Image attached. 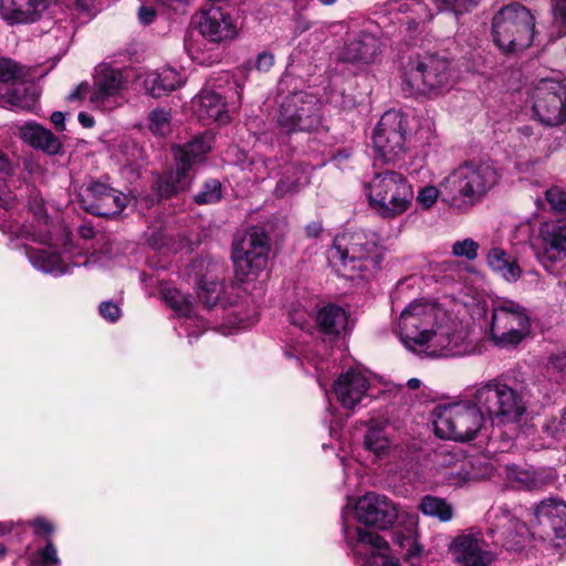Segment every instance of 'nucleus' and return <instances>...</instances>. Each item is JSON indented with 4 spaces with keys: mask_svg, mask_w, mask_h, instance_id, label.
<instances>
[{
    "mask_svg": "<svg viewBox=\"0 0 566 566\" xmlns=\"http://www.w3.org/2000/svg\"><path fill=\"white\" fill-rule=\"evenodd\" d=\"M12 528H13L12 522H3V523L0 522V536L9 534L12 531Z\"/></svg>",
    "mask_w": 566,
    "mask_h": 566,
    "instance_id": "obj_63",
    "label": "nucleus"
},
{
    "mask_svg": "<svg viewBox=\"0 0 566 566\" xmlns=\"http://www.w3.org/2000/svg\"><path fill=\"white\" fill-rule=\"evenodd\" d=\"M138 17L142 23L149 24L156 18V11L151 7L142 6L138 11Z\"/></svg>",
    "mask_w": 566,
    "mask_h": 566,
    "instance_id": "obj_55",
    "label": "nucleus"
},
{
    "mask_svg": "<svg viewBox=\"0 0 566 566\" xmlns=\"http://www.w3.org/2000/svg\"><path fill=\"white\" fill-rule=\"evenodd\" d=\"M192 108L198 118L205 123L219 122L227 123L229 114L226 102L220 93L203 88L192 101Z\"/></svg>",
    "mask_w": 566,
    "mask_h": 566,
    "instance_id": "obj_29",
    "label": "nucleus"
},
{
    "mask_svg": "<svg viewBox=\"0 0 566 566\" xmlns=\"http://www.w3.org/2000/svg\"><path fill=\"white\" fill-rule=\"evenodd\" d=\"M538 524L549 527L556 537L566 538V502L549 497L539 502L534 509Z\"/></svg>",
    "mask_w": 566,
    "mask_h": 566,
    "instance_id": "obj_28",
    "label": "nucleus"
},
{
    "mask_svg": "<svg viewBox=\"0 0 566 566\" xmlns=\"http://www.w3.org/2000/svg\"><path fill=\"white\" fill-rule=\"evenodd\" d=\"M187 50H188V53H189V56L191 57V60L198 62L199 64L206 63V59H203L199 55V51L196 48L187 46Z\"/></svg>",
    "mask_w": 566,
    "mask_h": 566,
    "instance_id": "obj_60",
    "label": "nucleus"
},
{
    "mask_svg": "<svg viewBox=\"0 0 566 566\" xmlns=\"http://www.w3.org/2000/svg\"><path fill=\"white\" fill-rule=\"evenodd\" d=\"M483 419L474 400L439 406L434 410V432L442 439L469 441L481 430Z\"/></svg>",
    "mask_w": 566,
    "mask_h": 566,
    "instance_id": "obj_10",
    "label": "nucleus"
},
{
    "mask_svg": "<svg viewBox=\"0 0 566 566\" xmlns=\"http://www.w3.org/2000/svg\"><path fill=\"white\" fill-rule=\"evenodd\" d=\"M328 102L331 104H334L336 106H340V107H346V102L343 101V95L342 94H333L328 97Z\"/></svg>",
    "mask_w": 566,
    "mask_h": 566,
    "instance_id": "obj_61",
    "label": "nucleus"
},
{
    "mask_svg": "<svg viewBox=\"0 0 566 566\" xmlns=\"http://www.w3.org/2000/svg\"><path fill=\"white\" fill-rule=\"evenodd\" d=\"M401 77L417 93H431L449 85L450 63L436 54L409 56L401 67Z\"/></svg>",
    "mask_w": 566,
    "mask_h": 566,
    "instance_id": "obj_12",
    "label": "nucleus"
},
{
    "mask_svg": "<svg viewBox=\"0 0 566 566\" xmlns=\"http://www.w3.org/2000/svg\"><path fill=\"white\" fill-rule=\"evenodd\" d=\"M148 128L155 136H166L171 132V115L165 108H156L148 115Z\"/></svg>",
    "mask_w": 566,
    "mask_h": 566,
    "instance_id": "obj_40",
    "label": "nucleus"
},
{
    "mask_svg": "<svg viewBox=\"0 0 566 566\" xmlns=\"http://www.w3.org/2000/svg\"><path fill=\"white\" fill-rule=\"evenodd\" d=\"M507 479L514 488L528 491L541 490L547 484V480L542 473L524 470L516 465L507 468Z\"/></svg>",
    "mask_w": 566,
    "mask_h": 566,
    "instance_id": "obj_37",
    "label": "nucleus"
},
{
    "mask_svg": "<svg viewBox=\"0 0 566 566\" xmlns=\"http://www.w3.org/2000/svg\"><path fill=\"white\" fill-rule=\"evenodd\" d=\"M316 322L323 333L334 335L345 332L349 324L347 312L334 304L322 307L317 313Z\"/></svg>",
    "mask_w": 566,
    "mask_h": 566,
    "instance_id": "obj_34",
    "label": "nucleus"
},
{
    "mask_svg": "<svg viewBox=\"0 0 566 566\" xmlns=\"http://www.w3.org/2000/svg\"><path fill=\"white\" fill-rule=\"evenodd\" d=\"M418 509L423 515L437 518L442 523L450 522L454 514L452 504L436 495H424L420 500Z\"/></svg>",
    "mask_w": 566,
    "mask_h": 566,
    "instance_id": "obj_36",
    "label": "nucleus"
},
{
    "mask_svg": "<svg viewBox=\"0 0 566 566\" xmlns=\"http://www.w3.org/2000/svg\"><path fill=\"white\" fill-rule=\"evenodd\" d=\"M333 392L339 405L352 413L375 397L370 375L359 367L340 373L334 380Z\"/></svg>",
    "mask_w": 566,
    "mask_h": 566,
    "instance_id": "obj_20",
    "label": "nucleus"
},
{
    "mask_svg": "<svg viewBox=\"0 0 566 566\" xmlns=\"http://www.w3.org/2000/svg\"><path fill=\"white\" fill-rule=\"evenodd\" d=\"M198 30L203 38L214 43L231 41L238 35V28L232 17L216 7L200 14Z\"/></svg>",
    "mask_w": 566,
    "mask_h": 566,
    "instance_id": "obj_25",
    "label": "nucleus"
},
{
    "mask_svg": "<svg viewBox=\"0 0 566 566\" xmlns=\"http://www.w3.org/2000/svg\"><path fill=\"white\" fill-rule=\"evenodd\" d=\"M277 122L287 134L318 129L323 123L321 103L313 94L293 93L282 103Z\"/></svg>",
    "mask_w": 566,
    "mask_h": 566,
    "instance_id": "obj_16",
    "label": "nucleus"
},
{
    "mask_svg": "<svg viewBox=\"0 0 566 566\" xmlns=\"http://www.w3.org/2000/svg\"><path fill=\"white\" fill-rule=\"evenodd\" d=\"M292 170V175H293V180L292 181H289L287 178L286 179H281L277 185H276V188H275V192L277 196H286L293 191H295L300 184H301V177H296V175H298V171L294 168H291ZM290 171V169L287 170V172Z\"/></svg>",
    "mask_w": 566,
    "mask_h": 566,
    "instance_id": "obj_49",
    "label": "nucleus"
},
{
    "mask_svg": "<svg viewBox=\"0 0 566 566\" xmlns=\"http://www.w3.org/2000/svg\"><path fill=\"white\" fill-rule=\"evenodd\" d=\"M471 479L470 463L467 459L457 462L454 467L449 468L444 475L439 478L437 482L449 485L459 486Z\"/></svg>",
    "mask_w": 566,
    "mask_h": 566,
    "instance_id": "obj_41",
    "label": "nucleus"
},
{
    "mask_svg": "<svg viewBox=\"0 0 566 566\" xmlns=\"http://www.w3.org/2000/svg\"><path fill=\"white\" fill-rule=\"evenodd\" d=\"M440 192L442 193L441 187L426 185L419 188L416 201L422 209H429L437 202Z\"/></svg>",
    "mask_w": 566,
    "mask_h": 566,
    "instance_id": "obj_46",
    "label": "nucleus"
},
{
    "mask_svg": "<svg viewBox=\"0 0 566 566\" xmlns=\"http://www.w3.org/2000/svg\"><path fill=\"white\" fill-rule=\"evenodd\" d=\"M489 269L507 283L520 280L522 269L517 260L500 247H492L485 255Z\"/></svg>",
    "mask_w": 566,
    "mask_h": 566,
    "instance_id": "obj_32",
    "label": "nucleus"
},
{
    "mask_svg": "<svg viewBox=\"0 0 566 566\" xmlns=\"http://www.w3.org/2000/svg\"><path fill=\"white\" fill-rule=\"evenodd\" d=\"M408 122L399 111H388L379 119L373 134L375 151L386 163L402 158L408 149Z\"/></svg>",
    "mask_w": 566,
    "mask_h": 566,
    "instance_id": "obj_17",
    "label": "nucleus"
},
{
    "mask_svg": "<svg viewBox=\"0 0 566 566\" xmlns=\"http://www.w3.org/2000/svg\"><path fill=\"white\" fill-rule=\"evenodd\" d=\"M99 313L105 319L116 322L120 316V308L113 302H103L99 305Z\"/></svg>",
    "mask_w": 566,
    "mask_h": 566,
    "instance_id": "obj_51",
    "label": "nucleus"
},
{
    "mask_svg": "<svg viewBox=\"0 0 566 566\" xmlns=\"http://www.w3.org/2000/svg\"><path fill=\"white\" fill-rule=\"evenodd\" d=\"M534 17L524 6L503 7L493 18L495 44L504 52H515L531 45L534 38Z\"/></svg>",
    "mask_w": 566,
    "mask_h": 566,
    "instance_id": "obj_7",
    "label": "nucleus"
},
{
    "mask_svg": "<svg viewBox=\"0 0 566 566\" xmlns=\"http://www.w3.org/2000/svg\"><path fill=\"white\" fill-rule=\"evenodd\" d=\"M344 538L359 566H400L388 542L378 533L352 526L344 514Z\"/></svg>",
    "mask_w": 566,
    "mask_h": 566,
    "instance_id": "obj_13",
    "label": "nucleus"
},
{
    "mask_svg": "<svg viewBox=\"0 0 566 566\" xmlns=\"http://www.w3.org/2000/svg\"><path fill=\"white\" fill-rule=\"evenodd\" d=\"M530 98L534 115L542 124L557 126L566 122V94L558 81L539 80L533 86Z\"/></svg>",
    "mask_w": 566,
    "mask_h": 566,
    "instance_id": "obj_18",
    "label": "nucleus"
},
{
    "mask_svg": "<svg viewBox=\"0 0 566 566\" xmlns=\"http://www.w3.org/2000/svg\"><path fill=\"white\" fill-rule=\"evenodd\" d=\"M531 331L526 308L509 298H497L492 304L490 337L500 347L518 345Z\"/></svg>",
    "mask_w": 566,
    "mask_h": 566,
    "instance_id": "obj_11",
    "label": "nucleus"
},
{
    "mask_svg": "<svg viewBox=\"0 0 566 566\" xmlns=\"http://www.w3.org/2000/svg\"><path fill=\"white\" fill-rule=\"evenodd\" d=\"M479 2L480 0H395L389 3V12L401 15L397 18L398 21L406 24L407 30L416 31L440 11L450 10L460 14Z\"/></svg>",
    "mask_w": 566,
    "mask_h": 566,
    "instance_id": "obj_15",
    "label": "nucleus"
},
{
    "mask_svg": "<svg viewBox=\"0 0 566 566\" xmlns=\"http://www.w3.org/2000/svg\"><path fill=\"white\" fill-rule=\"evenodd\" d=\"M226 284L222 280L212 276H206L198 286V297L207 308H213L218 305L226 307L229 304L224 296Z\"/></svg>",
    "mask_w": 566,
    "mask_h": 566,
    "instance_id": "obj_35",
    "label": "nucleus"
},
{
    "mask_svg": "<svg viewBox=\"0 0 566 566\" xmlns=\"http://www.w3.org/2000/svg\"><path fill=\"white\" fill-rule=\"evenodd\" d=\"M308 317L310 315L304 311H294L290 314L291 323L298 326L301 329L308 327Z\"/></svg>",
    "mask_w": 566,
    "mask_h": 566,
    "instance_id": "obj_54",
    "label": "nucleus"
},
{
    "mask_svg": "<svg viewBox=\"0 0 566 566\" xmlns=\"http://www.w3.org/2000/svg\"><path fill=\"white\" fill-rule=\"evenodd\" d=\"M145 91L153 97H161L184 83L182 76L172 67H163L140 75Z\"/></svg>",
    "mask_w": 566,
    "mask_h": 566,
    "instance_id": "obj_30",
    "label": "nucleus"
},
{
    "mask_svg": "<svg viewBox=\"0 0 566 566\" xmlns=\"http://www.w3.org/2000/svg\"><path fill=\"white\" fill-rule=\"evenodd\" d=\"M345 513L352 526H356L352 520L353 514L357 522L380 530L391 526L398 517L396 504L387 496L375 492H367L360 496L353 507L347 505L342 513L343 521Z\"/></svg>",
    "mask_w": 566,
    "mask_h": 566,
    "instance_id": "obj_19",
    "label": "nucleus"
},
{
    "mask_svg": "<svg viewBox=\"0 0 566 566\" xmlns=\"http://www.w3.org/2000/svg\"><path fill=\"white\" fill-rule=\"evenodd\" d=\"M158 3L178 13H185L192 0H156Z\"/></svg>",
    "mask_w": 566,
    "mask_h": 566,
    "instance_id": "obj_53",
    "label": "nucleus"
},
{
    "mask_svg": "<svg viewBox=\"0 0 566 566\" xmlns=\"http://www.w3.org/2000/svg\"><path fill=\"white\" fill-rule=\"evenodd\" d=\"M51 122L57 132L65 130V115L62 112H53L51 115Z\"/></svg>",
    "mask_w": 566,
    "mask_h": 566,
    "instance_id": "obj_57",
    "label": "nucleus"
},
{
    "mask_svg": "<svg viewBox=\"0 0 566 566\" xmlns=\"http://www.w3.org/2000/svg\"><path fill=\"white\" fill-rule=\"evenodd\" d=\"M385 248L375 233L344 232L336 235L327 251V260L335 272L348 280H369L380 269Z\"/></svg>",
    "mask_w": 566,
    "mask_h": 566,
    "instance_id": "obj_3",
    "label": "nucleus"
},
{
    "mask_svg": "<svg viewBox=\"0 0 566 566\" xmlns=\"http://www.w3.org/2000/svg\"><path fill=\"white\" fill-rule=\"evenodd\" d=\"M380 53V41L373 34L360 32L348 39L339 52V59L349 63L369 64Z\"/></svg>",
    "mask_w": 566,
    "mask_h": 566,
    "instance_id": "obj_27",
    "label": "nucleus"
},
{
    "mask_svg": "<svg viewBox=\"0 0 566 566\" xmlns=\"http://www.w3.org/2000/svg\"><path fill=\"white\" fill-rule=\"evenodd\" d=\"M535 254L546 269L566 259V219L542 223Z\"/></svg>",
    "mask_w": 566,
    "mask_h": 566,
    "instance_id": "obj_22",
    "label": "nucleus"
},
{
    "mask_svg": "<svg viewBox=\"0 0 566 566\" xmlns=\"http://www.w3.org/2000/svg\"><path fill=\"white\" fill-rule=\"evenodd\" d=\"M514 530L515 533L513 534L511 531H503L502 534L505 535V542L503 545L507 549H520L523 546L524 543V533L526 531V527L524 524H521L518 522L514 523Z\"/></svg>",
    "mask_w": 566,
    "mask_h": 566,
    "instance_id": "obj_47",
    "label": "nucleus"
},
{
    "mask_svg": "<svg viewBox=\"0 0 566 566\" xmlns=\"http://www.w3.org/2000/svg\"><path fill=\"white\" fill-rule=\"evenodd\" d=\"M554 13L564 25H566V0H555Z\"/></svg>",
    "mask_w": 566,
    "mask_h": 566,
    "instance_id": "obj_56",
    "label": "nucleus"
},
{
    "mask_svg": "<svg viewBox=\"0 0 566 566\" xmlns=\"http://www.w3.org/2000/svg\"><path fill=\"white\" fill-rule=\"evenodd\" d=\"M480 244L472 238L457 240L451 247L452 254L457 258H463L468 261H473L479 255Z\"/></svg>",
    "mask_w": 566,
    "mask_h": 566,
    "instance_id": "obj_44",
    "label": "nucleus"
},
{
    "mask_svg": "<svg viewBox=\"0 0 566 566\" xmlns=\"http://www.w3.org/2000/svg\"><path fill=\"white\" fill-rule=\"evenodd\" d=\"M274 65V55L268 51L258 54L255 60V69L260 72H269Z\"/></svg>",
    "mask_w": 566,
    "mask_h": 566,
    "instance_id": "obj_52",
    "label": "nucleus"
},
{
    "mask_svg": "<svg viewBox=\"0 0 566 566\" xmlns=\"http://www.w3.org/2000/svg\"><path fill=\"white\" fill-rule=\"evenodd\" d=\"M75 1H76V6L81 10H84V11L88 10L94 2V0H75Z\"/></svg>",
    "mask_w": 566,
    "mask_h": 566,
    "instance_id": "obj_64",
    "label": "nucleus"
},
{
    "mask_svg": "<svg viewBox=\"0 0 566 566\" xmlns=\"http://www.w3.org/2000/svg\"><path fill=\"white\" fill-rule=\"evenodd\" d=\"M28 212L30 219L23 224L17 226L12 232L18 238H25L43 245L38 249H25V254L34 269L60 276L69 273L74 266H88L99 262L96 253L82 261V252H75L72 244L66 241L61 248L59 247V240L53 239L43 199L34 188L29 189Z\"/></svg>",
    "mask_w": 566,
    "mask_h": 566,
    "instance_id": "obj_2",
    "label": "nucleus"
},
{
    "mask_svg": "<svg viewBox=\"0 0 566 566\" xmlns=\"http://www.w3.org/2000/svg\"><path fill=\"white\" fill-rule=\"evenodd\" d=\"M24 67L10 59H0V105L29 107L35 102V95H29L24 82Z\"/></svg>",
    "mask_w": 566,
    "mask_h": 566,
    "instance_id": "obj_21",
    "label": "nucleus"
},
{
    "mask_svg": "<svg viewBox=\"0 0 566 566\" xmlns=\"http://www.w3.org/2000/svg\"><path fill=\"white\" fill-rule=\"evenodd\" d=\"M221 184L217 179L207 181L202 189L195 196V201L198 205H211L221 199Z\"/></svg>",
    "mask_w": 566,
    "mask_h": 566,
    "instance_id": "obj_43",
    "label": "nucleus"
},
{
    "mask_svg": "<svg viewBox=\"0 0 566 566\" xmlns=\"http://www.w3.org/2000/svg\"><path fill=\"white\" fill-rule=\"evenodd\" d=\"M124 78L118 70L102 66L97 70L93 85L81 83L67 101L87 99L91 106L103 112L112 111L123 103Z\"/></svg>",
    "mask_w": 566,
    "mask_h": 566,
    "instance_id": "obj_14",
    "label": "nucleus"
},
{
    "mask_svg": "<svg viewBox=\"0 0 566 566\" xmlns=\"http://www.w3.org/2000/svg\"><path fill=\"white\" fill-rule=\"evenodd\" d=\"M19 137L31 147L48 155H56L62 149V143L51 130L38 123L29 122L20 126Z\"/></svg>",
    "mask_w": 566,
    "mask_h": 566,
    "instance_id": "obj_31",
    "label": "nucleus"
},
{
    "mask_svg": "<svg viewBox=\"0 0 566 566\" xmlns=\"http://www.w3.org/2000/svg\"><path fill=\"white\" fill-rule=\"evenodd\" d=\"M128 198L123 192L99 181L91 182L83 193L86 211L102 217L119 214L127 206Z\"/></svg>",
    "mask_w": 566,
    "mask_h": 566,
    "instance_id": "obj_23",
    "label": "nucleus"
},
{
    "mask_svg": "<svg viewBox=\"0 0 566 566\" xmlns=\"http://www.w3.org/2000/svg\"><path fill=\"white\" fill-rule=\"evenodd\" d=\"M369 207L382 219H395L412 205L413 187L406 176L394 170L376 172L365 185Z\"/></svg>",
    "mask_w": 566,
    "mask_h": 566,
    "instance_id": "obj_5",
    "label": "nucleus"
},
{
    "mask_svg": "<svg viewBox=\"0 0 566 566\" xmlns=\"http://www.w3.org/2000/svg\"><path fill=\"white\" fill-rule=\"evenodd\" d=\"M270 252L268 235L258 228L248 229L232 243V262L240 282H253L264 273Z\"/></svg>",
    "mask_w": 566,
    "mask_h": 566,
    "instance_id": "obj_9",
    "label": "nucleus"
},
{
    "mask_svg": "<svg viewBox=\"0 0 566 566\" xmlns=\"http://www.w3.org/2000/svg\"><path fill=\"white\" fill-rule=\"evenodd\" d=\"M549 208L557 213L566 216V193L558 187H552L545 192Z\"/></svg>",
    "mask_w": 566,
    "mask_h": 566,
    "instance_id": "obj_45",
    "label": "nucleus"
},
{
    "mask_svg": "<svg viewBox=\"0 0 566 566\" xmlns=\"http://www.w3.org/2000/svg\"><path fill=\"white\" fill-rule=\"evenodd\" d=\"M305 230L308 237L316 238L322 232V226L317 222H312Z\"/></svg>",
    "mask_w": 566,
    "mask_h": 566,
    "instance_id": "obj_59",
    "label": "nucleus"
},
{
    "mask_svg": "<svg viewBox=\"0 0 566 566\" xmlns=\"http://www.w3.org/2000/svg\"><path fill=\"white\" fill-rule=\"evenodd\" d=\"M50 0H0V17L9 25L39 21L49 9Z\"/></svg>",
    "mask_w": 566,
    "mask_h": 566,
    "instance_id": "obj_26",
    "label": "nucleus"
},
{
    "mask_svg": "<svg viewBox=\"0 0 566 566\" xmlns=\"http://www.w3.org/2000/svg\"><path fill=\"white\" fill-rule=\"evenodd\" d=\"M501 175L489 163H464L451 170L439 184L451 207L468 211L499 184Z\"/></svg>",
    "mask_w": 566,
    "mask_h": 566,
    "instance_id": "obj_4",
    "label": "nucleus"
},
{
    "mask_svg": "<svg viewBox=\"0 0 566 566\" xmlns=\"http://www.w3.org/2000/svg\"><path fill=\"white\" fill-rule=\"evenodd\" d=\"M60 563L57 549L51 538L46 539L45 546L38 549L30 560L31 566H57Z\"/></svg>",
    "mask_w": 566,
    "mask_h": 566,
    "instance_id": "obj_42",
    "label": "nucleus"
},
{
    "mask_svg": "<svg viewBox=\"0 0 566 566\" xmlns=\"http://www.w3.org/2000/svg\"><path fill=\"white\" fill-rule=\"evenodd\" d=\"M450 553L461 566H489L494 553L480 533L458 535L450 545Z\"/></svg>",
    "mask_w": 566,
    "mask_h": 566,
    "instance_id": "obj_24",
    "label": "nucleus"
},
{
    "mask_svg": "<svg viewBox=\"0 0 566 566\" xmlns=\"http://www.w3.org/2000/svg\"><path fill=\"white\" fill-rule=\"evenodd\" d=\"M80 234L83 239H91L94 237V229L88 226H82L80 228Z\"/></svg>",
    "mask_w": 566,
    "mask_h": 566,
    "instance_id": "obj_62",
    "label": "nucleus"
},
{
    "mask_svg": "<svg viewBox=\"0 0 566 566\" xmlns=\"http://www.w3.org/2000/svg\"><path fill=\"white\" fill-rule=\"evenodd\" d=\"M77 118H78L80 124L85 128H91L95 124L94 118L84 112L78 113Z\"/></svg>",
    "mask_w": 566,
    "mask_h": 566,
    "instance_id": "obj_58",
    "label": "nucleus"
},
{
    "mask_svg": "<svg viewBox=\"0 0 566 566\" xmlns=\"http://www.w3.org/2000/svg\"><path fill=\"white\" fill-rule=\"evenodd\" d=\"M361 424L365 426L363 436L364 448L377 458L384 457L391 444L386 433L387 421L370 419Z\"/></svg>",
    "mask_w": 566,
    "mask_h": 566,
    "instance_id": "obj_33",
    "label": "nucleus"
},
{
    "mask_svg": "<svg viewBox=\"0 0 566 566\" xmlns=\"http://www.w3.org/2000/svg\"><path fill=\"white\" fill-rule=\"evenodd\" d=\"M161 296L165 303L179 316L189 318L193 311L190 295L182 294L179 290L165 286L161 289Z\"/></svg>",
    "mask_w": 566,
    "mask_h": 566,
    "instance_id": "obj_39",
    "label": "nucleus"
},
{
    "mask_svg": "<svg viewBox=\"0 0 566 566\" xmlns=\"http://www.w3.org/2000/svg\"><path fill=\"white\" fill-rule=\"evenodd\" d=\"M13 166L11 161L0 153V207L8 210L18 199L9 184L13 182Z\"/></svg>",
    "mask_w": 566,
    "mask_h": 566,
    "instance_id": "obj_38",
    "label": "nucleus"
},
{
    "mask_svg": "<svg viewBox=\"0 0 566 566\" xmlns=\"http://www.w3.org/2000/svg\"><path fill=\"white\" fill-rule=\"evenodd\" d=\"M464 459L460 452L441 453L437 461V480L444 475L449 468L454 467L457 462H461Z\"/></svg>",
    "mask_w": 566,
    "mask_h": 566,
    "instance_id": "obj_48",
    "label": "nucleus"
},
{
    "mask_svg": "<svg viewBox=\"0 0 566 566\" xmlns=\"http://www.w3.org/2000/svg\"><path fill=\"white\" fill-rule=\"evenodd\" d=\"M398 335L408 350L428 357L460 356L469 350L463 323L442 304L411 302L399 316Z\"/></svg>",
    "mask_w": 566,
    "mask_h": 566,
    "instance_id": "obj_1",
    "label": "nucleus"
},
{
    "mask_svg": "<svg viewBox=\"0 0 566 566\" xmlns=\"http://www.w3.org/2000/svg\"><path fill=\"white\" fill-rule=\"evenodd\" d=\"M472 398L482 415L485 413L494 424L517 422L527 409L525 391L514 389L499 378L479 385Z\"/></svg>",
    "mask_w": 566,
    "mask_h": 566,
    "instance_id": "obj_6",
    "label": "nucleus"
},
{
    "mask_svg": "<svg viewBox=\"0 0 566 566\" xmlns=\"http://www.w3.org/2000/svg\"><path fill=\"white\" fill-rule=\"evenodd\" d=\"M210 149L211 142L206 136H198L184 146H176L174 148L176 170L158 177L151 185V190L157 198L167 199L187 190L191 184L189 171Z\"/></svg>",
    "mask_w": 566,
    "mask_h": 566,
    "instance_id": "obj_8",
    "label": "nucleus"
},
{
    "mask_svg": "<svg viewBox=\"0 0 566 566\" xmlns=\"http://www.w3.org/2000/svg\"><path fill=\"white\" fill-rule=\"evenodd\" d=\"M29 525L33 528L35 535H51L54 533V525L44 517H36L29 522Z\"/></svg>",
    "mask_w": 566,
    "mask_h": 566,
    "instance_id": "obj_50",
    "label": "nucleus"
}]
</instances>
